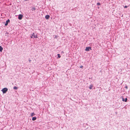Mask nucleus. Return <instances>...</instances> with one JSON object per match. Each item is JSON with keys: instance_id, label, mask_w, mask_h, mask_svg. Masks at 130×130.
<instances>
[{"instance_id": "nucleus-1", "label": "nucleus", "mask_w": 130, "mask_h": 130, "mask_svg": "<svg viewBox=\"0 0 130 130\" xmlns=\"http://www.w3.org/2000/svg\"><path fill=\"white\" fill-rule=\"evenodd\" d=\"M8 89L6 88H3L2 90L3 93H5L8 91Z\"/></svg>"}, {"instance_id": "nucleus-2", "label": "nucleus", "mask_w": 130, "mask_h": 130, "mask_svg": "<svg viewBox=\"0 0 130 130\" xmlns=\"http://www.w3.org/2000/svg\"><path fill=\"white\" fill-rule=\"evenodd\" d=\"M90 50H91V47H86L85 49V50L87 51H89Z\"/></svg>"}, {"instance_id": "nucleus-3", "label": "nucleus", "mask_w": 130, "mask_h": 130, "mask_svg": "<svg viewBox=\"0 0 130 130\" xmlns=\"http://www.w3.org/2000/svg\"><path fill=\"white\" fill-rule=\"evenodd\" d=\"M32 36L34 38H38V36L37 35H35V34L33 33L32 35Z\"/></svg>"}, {"instance_id": "nucleus-4", "label": "nucleus", "mask_w": 130, "mask_h": 130, "mask_svg": "<svg viewBox=\"0 0 130 130\" xmlns=\"http://www.w3.org/2000/svg\"><path fill=\"white\" fill-rule=\"evenodd\" d=\"M23 15L21 14H19V15L18 18L19 20H21L22 19Z\"/></svg>"}, {"instance_id": "nucleus-5", "label": "nucleus", "mask_w": 130, "mask_h": 130, "mask_svg": "<svg viewBox=\"0 0 130 130\" xmlns=\"http://www.w3.org/2000/svg\"><path fill=\"white\" fill-rule=\"evenodd\" d=\"M10 22V20L9 19H8L6 21V23L5 24V26H7L8 24V23L9 22Z\"/></svg>"}, {"instance_id": "nucleus-6", "label": "nucleus", "mask_w": 130, "mask_h": 130, "mask_svg": "<svg viewBox=\"0 0 130 130\" xmlns=\"http://www.w3.org/2000/svg\"><path fill=\"white\" fill-rule=\"evenodd\" d=\"M49 18L50 16L48 15H46L45 16V18L47 20Z\"/></svg>"}, {"instance_id": "nucleus-7", "label": "nucleus", "mask_w": 130, "mask_h": 130, "mask_svg": "<svg viewBox=\"0 0 130 130\" xmlns=\"http://www.w3.org/2000/svg\"><path fill=\"white\" fill-rule=\"evenodd\" d=\"M93 87V85H90L89 87V88L90 89H91L92 88V87Z\"/></svg>"}, {"instance_id": "nucleus-8", "label": "nucleus", "mask_w": 130, "mask_h": 130, "mask_svg": "<svg viewBox=\"0 0 130 130\" xmlns=\"http://www.w3.org/2000/svg\"><path fill=\"white\" fill-rule=\"evenodd\" d=\"M37 119V118L36 117H33L32 118V120L33 121H35Z\"/></svg>"}, {"instance_id": "nucleus-9", "label": "nucleus", "mask_w": 130, "mask_h": 130, "mask_svg": "<svg viewBox=\"0 0 130 130\" xmlns=\"http://www.w3.org/2000/svg\"><path fill=\"white\" fill-rule=\"evenodd\" d=\"M3 50V48L0 46V52H2Z\"/></svg>"}, {"instance_id": "nucleus-10", "label": "nucleus", "mask_w": 130, "mask_h": 130, "mask_svg": "<svg viewBox=\"0 0 130 130\" xmlns=\"http://www.w3.org/2000/svg\"><path fill=\"white\" fill-rule=\"evenodd\" d=\"M35 115V114L34 112L32 113L31 115V116L32 117Z\"/></svg>"}, {"instance_id": "nucleus-11", "label": "nucleus", "mask_w": 130, "mask_h": 130, "mask_svg": "<svg viewBox=\"0 0 130 130\" xmlns=\"http://www.w3.org/2000/svg\"><path fill=\"white\" fill-rule=\"evenodd\" d=\"M57 55H58V58H59L61 57L60 55L59 54H57Z\"/></svg>"}, {"instance_id": "nucleus-12", "label": "nucleus", "mask_w": 130, "mask_h": 130, "mask_svg": "<svg viewBox=\"0 0 130 130\" xmlns=\"http://www.w3.org/2000/svg\"><path fill=\"white\" fill-rule=\"evenodd\" d=\"M36 10V8L35 7H32V8L31 10L32 11L35 10Z\"/></svg>"}, {"instance_id": "nucleus-13", "label": "nucleus", "mask_w": 130, "mask_h": 130, "mask_svg": "<svg viewBox=\"0 0 130 130\" xmlns=\"http://www.w3.org/2000/svg\"><path fill=\"white\" fill-rule=\"evenodd\" d=\"M13 89H18V88L16 86H14L13 87Z\"/></svg>"}, {"instance_id": "nucleus-14", "label": "nucleus", "mask_w": 130, "mask_h": 130, "mask_svg": "<svg viewBox=\"0 0 130 130\" xmlns=\"http://www.w3.org/2000/svg\"><path fill=\"white\" fill-rule=\"evenodd\" d=\"M54 38H57V36L56 35L54 36Z\"/></svg>"}, {"instance_id": "nucleus-15", "label": "nucleus", "mask_w": 130, "mask_h": 130, "mask_svg": "<svg viewBox=\"0 0 130 130\" xmlns=\"http://www.w3.org/2000/svg\"><path fill=\"white\" fill-rule=\"evenodd\" d=\"M97 5H100V4L99 3H97Z\"/></svg>"}, {"instance_id": "nucleus-16", "label": "nucleus", "mask_w": 130, "mask_h": 130, "mask_svg": "<svg viewBox=\"0 0 130 130\" xmlns=\"http://www.w3.org/2000/svg\"><path fill=\"white\" fill-rule=\"evenodd\" d=\"M127 98H125V102H126L127 101Z\"/></svg>"}, {"instance_id": "nucleus-17", "label": "nucleus", "mask_w": 130, "mask_h": 130, "mask_svg": "<svg viewBox=\"0 0 130 130\" xmlns=\"http://www.w3.org/2000/svg\"><path fill=\"white\" fill-rule=\"evenodd\" d=\"M128 6H124V8H127V7H128Z\"/></svg>"}, {"instance_id": "nucleus-18", "label": "nucleus", "mask_w": 130, "mask_h": 130, "mask_svg": "<svg viewBox=\"0 0 130 130\" xmlns=\"http://www.w3.org/2000/svg\"><path fill=\"white\" fill-rule=\"evenodd\" d=\"M122 100L123 101H125L124 99V98H122Z\"/></svg>"}, {"instance_id": "nucleus-19", "label": "nucleus", "mask_w": 130, "mask_h": 130, "mask_svg": "<svg viewBox=\"0 0 130 130\" xmlns=\"http://www.w3.org/2000/svg\"><path fill=\"white\" fill-rule=\"evenodd\" d=\"M125 88H126V89H127L128 88L127 86H126L125 87Z\"/></svg>"}, {"instance_id": "nucleus-20", "label": "nucleus", "mask_w": 130, "mask_h": 130, "mask_svg": "<svg viewBox=\"0 0 130 130\" xmlns=\"http://www.w3.org/2000/svg\"><path fill=\"white\" fill-rule=\"evenodd\" d=\"M30 37L31 38H34L32 36V35L30 36Z\"/></svg>"}, {"instance_id": "nucleus-21", "label": "nucleus", "mask_w": 130, "mask_h": 130, "mask_svg": "<svg viewBox=\"0 0 130 130\" xmlns=\"http://www.w3.org/2000/svg\"><path fill=\"white\" fill-rule=\"evenodd\" d=\"M29 62H30L31 61V60L29 59Z\"/></svg>"}, {"instance_id": "nucleus-22", "label": "nucleus", "mask_w": 130, "mask_h": 130, "mask_svg": "<svg viewBox=\"0 0 130 130\" xmlns=\"http://www.w3.org/2000/svg\"><path fill=\"white\" fill-rule=\"evenodd\" d=\"M83 67V66H81L80 67V68H82Z\"/></svg>"}, {"instance_id": "nucleus-23", "label": "nucleus", "mask_w": 130, "mask_h": 130, "mask_svg": "<svg viewBox=\"0 0 130 130\" xmlns=\"http://www.w3.org/2000/svg\"><path fill=\"white\" fill-rule=\"evenodd\" d=\"M27 0H25V1H27Z\"/></svg>"}]
</instances>
